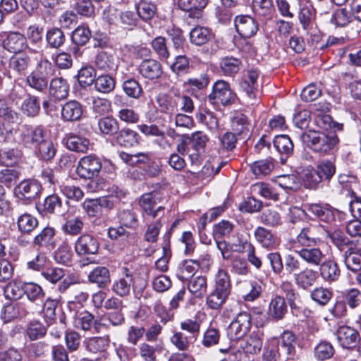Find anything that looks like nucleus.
I'll return each instance as SVG.
<instances>
[{"mask_svg":"<svg viewBox=\"0 0 361 361\" xmlns=\"http://www.w3.org/2000/svg\"><path fill=\"white\" fill-rule=\"evenodd\" d=\"M328 237L331 239V243L337 247L340 253L350 247V245H351V244L356 242L350 240L344 233L340 230H335L331 233H328Z\"/></svg>","mask_w":361,"mask_h":361,"instance_id":"a18cd8bd","label":"nucleus"},{"mask_svg":"<svg viewBox=\"0 0 361 361\" xmlns=\"http://www.w3.org/2000/svg\"><path fill=\"white\" fill-rule=\"evenodd\" d=\"M235 27L240 35L245 38L254 36L259 30L258 23L250 16H238L235 19Z\"/></svg>","mask_w":361,"mask_h":361,"instance_id":"f8f14e48","label":"nucleus"},{"mask_svg":"<svg viewBox=\"0 0 361 361\" xmlns=\"http://www.w3.org/2000/svg\"><path fill=\"white\" fill-rule=\"evenodd\" d=\"M341 298L351 309H355L361 303V292L357 288H350L342 293Z\"/></svg>","mask_w":361,"mask_h":361,"instance_id":"774afa93","label":"nucleus"},{"mask_svg":"<svg viewBox=\"0 0 361 361\" xmlns=\"http://www.w3.org/2000/svg\"><path fill=\"white\" fill-rule=\"evenodd\" d=\"M161 200L158 192L145 193L140 197L139 204L146 214L154 219L164 209V207L157 206Z\"/></svg>","mask_w":361,"mask_h":361,"instance_id":"1a4fd4ad","label":"nucleus"},{"mask_svg":"<svg viewBox=\"0 0 361 361\" xmlns=\"http://www.w3.org/2000/svg\"><path fill=\"white\" fill-rule=\"evenodd\" d=\"M55 231L51 227H45L33 238L32 244L38 249L48 246L53 240Z\"/></svg>","mask_w":361,"mask_h":361,"instance_id":"a19ab883","label":"nucleus"},{"mask_svg":"<svg viewBox=\"0 0 361 361\" xmlns=\"http://www.w3.org/2000/svg\"><path fill=\"white\" fill-rule=\"evenodd\" d=\"M228 295L214 289L206 298V305L212 310L220 309L227 301Z\"/></svg>","mask_w":361,"mask_h":361,"instance_id":"09e8293b","label":"nucleus"},{"mask_svg":"<svg viewBox=\"0 0 361 361\" xmlns=\"http://www.w3.org/2000/svg\"><path fill=\"white\" fill-rule=\"evenodd\" d=\"M286 312L287 305L284 298L280 295L273 297L269 304V316L274 319L280 320L283 318Z\"/></svg>","mask_w":361,"mask_h":361,"instance_id":"c756f323","label":"nucleus"},{"mask_svg":"<svg viewBox=\"0 0 361 361\" xmlns=\"http://www.w3.org/2000/svg\"><path fill=\"white\" fill-rule=\"evenodd\" d=\"M116 140L121 146L130 147L139 143L140 136L130 128H123L117 135Z\"/></svg>","mask_w":361,"mask_h":361,"instance_id":"4c0bfd02","label":"nucleus"},{"mask_svg":"<svg viewBox=\"0 0 361 361\" xmlns=\"http://www.w3.org/2000/svg\"><path fill=\"white\" fill-rule=\"evenodd\" d=\"M49 92L57 100L64 99L68 95L69 85L62 78H54L50 82Z\"/></svg>","mask_w":361,"mask_h":361,"instance_id":"72a5a7b5","label":"nucleus"},{"mask_svg":"<svg viewBox=\"0 0 361 361\" xmlns=\"http://www.w3.org/2000/svg\"><path fill=\"white\" fill-rule=\"evenodd\" d=\"M94 85L97 92L108 94L114 90L116 82L109 75H101L95 78Z\"/></svg>","mask_w":361,"mask_h":361,"instance_id":"49530a36","label":"nucleus"},{"mask_svg":"<svg viewBox=\"0 0 361 361\" xmlns=\"http://www.w3.org/2000/svg\"><path fill=\"white\" fill-rule=\"evenodd\" d=\"M341 255L348 269L353 271L361 269V247L358 242L350 245Z\"/></svg>","mask_w":361,"mask_h":361,"instance_id":"9d476101","label":"nucleus"},{"mask_svg":"<svg viewBox=\"0 0 361 361\" xmlns=\"http://www.w3.org/2000/svg\"><path fill=\"white\" fill-rule=\"evenodd\" d=\"M332 296V290L329 288L323 286L317 287L310 293L311 299L322 306L328 304Z\"/></svg>","mask_w":361,"mask_h":361,"instance_id":"3c124183","label":"nucleus"},{"mask_svg":"<svg viewBox=\"0 0 361 361\" xmlns=\"http://www.w3.org/2000/svg\"><path fill=\"white\" fill-rule=\"evenodd\" d=\"M196 118L200 123L204 124L212 130L219 129L217 118L214 116V113L205 108L198 109L196 114Z\"/></svg>","mask_w":361,"mask_h":361,"instance_id":"79ce46f5","label":"nucleus"},{"mask_svg":"<svg viewBox=\"0 0 361 361\" xmlns=\"http://www.w3.org/2000/svg\"><path fill=\"white\" fill-rule=\"evenodd\" d=\"M63 142L66 147L73 152L85 153L90 149V141L87 138L75 134L66 135Z\"/></svg>","mask_w":361,"mask_h":361,"instance_id":"a878e982","label":"nucleus"},{"mask_svg":"<svg viewBox=\"0 0 361 361\" xmlns=\"http://www.w3.org/2000/svg\"><path fill=\"white\" fill-rule=\"evenodd\" d=\"M30 62V58L27 55L13 56L9 60V67L11 70L21 74L27 70Z\"/></svg>","mask_w":361,"mask_h":361,"instance_id":"5fc2aeb1","label":"nucleus"},{"mask_svg":"<svg viewBox=\"0 0 361 361\" xmlns=\"http://www.w3.org/2000/svg\"><path fill=\"white\" fill-rule=\"evenodd\" d=\"M74 248L78 255H94L98 251L99 243L92 235L83 234L75 242Z\"/></svg>","mask_w":361,"mask_h":361,"instance_id":"2eb2a0df","label":"nucleus"},{"mask_svg":"<svg viewBox=\"0 0 361 361\" xmlns=\"http://www.w3.org/2000/svg\"><path fill=\"white\" fill-rule=\"evenodd\" d=\"M29 42L27 49L30 53L39 51L43 43V28L37 25H30L24 35Z\"/></svg>","mask_w":361,"mask_h":361,"instance_id":"aec40b11","label":"nucleus"},{"mask_svg":"<svg viewBox=\"0 0 361 361\" xmlns=\"http://www.w3.org/2000/svg\"><path fill=\"white\" fill-rule=\"evenodd\" d=\"M139 73L147 80H156L163 73L161 63L155 59H144L138 66Z\"/></svg>","mask_w":361,"mask_h":361,"instance_id":"f3484780","label":"nucleus"},{"mask_svg":"<svg viewBox=\"0 0 361 361\" xmlns=\"http://www.w3.org/2000/svg\"><path fill=\"white\" fill-rule=\"evenodd\" d=\"M23 289L27 299L32 302L41 300L44 296L42 288L35 283H25L23 285Z\"/></svg>","mask_w":361,"mask_h":361,"instance_id":"bf43d9fd","label":"nucleus"},{"mask_svg":"<svg viewBox=\"0 0 361 361\" xmlns=\"http://www.w3.org/2000/svg\"><path fill=\"white\" fill-rule=\"evenodd\" d=\"M252 192L258 194L265 198L279 200V194L275 188L270 187L268 184L264 183H257L252 185Z\"/></svg>","mask_w":361,"mask_h":361,"instance_id":"338daca9","label":"nucleus"},{"mask_svg":"<svg viewBox=\"0 0 361 361\" xmlns=\"http://www.w3.org/2000/svg\"><path fill=\"white\" fill-rule=\"evenodd\" d=\"M208 99L212 104L220 103L225 106L234 101L235 94L228 82L218 80L213 85L212 92L209 94Z\"/></svg>","mask_w":361,"mask_h":361,"instance_id":"423d86ee","label":"nucleus"},{"mask_svg":"<svg viewBox=\"0 0 361 361\" xmlns=\"http://www.w3.org/2000/svg\"><path fill=\"white\" fill-rule=\"evenodd\" d=\"M274 145L276 149L281 154L290 155L293 149V144L287 135H279L275 136Z\"/></svg>","mask_w":361,"mask_h":361,"instance_id":"603ef678","label":"nucleus"},{"mask_svg":"<svg viewBox=\"0 0 361 361\" xmlns=\"http://www.w3.org/2000/svg\"><path fill=\"white\" fill-rule=\"evenodd\" d=\"M157 102L161 112L172 114L178 110L177 90L173 91V95L159 94Z\"/></svg>","mask_w":361,"mask_h":361,"instance_id":"7c9ffc66","label":"nucleus"},{"mask_svg":"<svg viewBox=\"0 0 361 361\" xmlns=\"http://www.w3.org/2000/svg\"><path fill=\"white\" fill-rule=\"evenodd\" d=\"M46 138L45 131L41 126H23L20 129V139L26 145L37 147Z\"/></svg>","mask_w":361,"mask_h":361,"instance_id":"9b49d317","label":"nucleus"},{"mask_svg":"<svg viewBox=\"0 0 361 361\" xmlns=\"http://www.w3.org/2000/svg\"><path fill=\"white\" fill-rule=\"evenodd\" d=\"M98 126L102 133L104 135H113L119 129L118 123L114 118L106 116L99 120Z\"/></svg>","mask_w":361,"mask_h":361,"instance_id":"052dcab7","label":"nucleus"},{"mask_svg":"<svg viewBox=\"0 0 361 361\" xmlns=\"http://www.w3.org/2000/svg\"><path fill=\"white\" fill-rule=\"evenodd\" d=\"M3 47L11 53H19L28 48L25 36L18 32H9L3 40Z\"/></svg>","mask_w":361,"mask_h":361,"instance_id":"ddd939ff","label":"nucleus"},{"mask_svg":"<svg viewBox=\"0 0 361 361\" xmlns=\"http://www.w3.org/2000/svg\"><path fill=\"white\" fill-rule=\"evenodd\" d=\"M123 274L114 281L111 290L117 295L121 298L128 296L130 294L133 278L127 268H124Z\"/></svg>","mask_w":361,"mask_h":361,"instance_id":"6ab92c4d","label":"nucleus"},{"mask_svg":"<svg viewBox=\"0 0 361 361\" xmlns=\"http://www.w3.org/2000/svg\"><path fill=\"white\" fill-rule=\"evenodd\" d=\"M250 123L247 116L244 114L236 115L232 123V128L235 133L238 135H244V137L248 136Z\"/></svg>","mask_w":361,"mask_h":361,"instance_id":"4d7b16f0","label":"nucleus"},{"mask_svg":"<svg viewBox=\"0 0 361 361\" xmlns=\"http://www.w3.org/2000/svg\"><path fill=\"white\" fill-rule=\"evenodd\" d=\"M118 218L121 225L130 228L137 226L138 220L136 214L130 209H122L118 213Z\"/></svg>","mask_w":361,"mask_h":361,"instance_id":"69168bd1","label":"nucleus"},{"mask_svg":"<svg viewBox=\"0 0 361 361\" xmlns=\"http://www.w3.org/2000/svg\"><path fill=\"white\" fill-rule=\"evenodd\" d=\"M307 211L322 221L331 222L334 219V211L329 204L312 203L307 206Z\"/></svg>","mask_w":361,"mask_h":361,"instance_id":"5701e85b","label":"nucleus"},{"mask_svg":"<svg viewBox=\"0 0 361 361\" xmlns=\"http://www.w3.org/2000/svg\"><path fill=\"white\" fill-rule=\"evenodd\" d=\"M16 224L20 233L29 234L38 226L39 222L34 216L28 213H24L17 217Z\"/></svg>","mask_w":361,"mask_h":361,"instance_id":"f704fd0d","label":"nucleus"},{"mask_svg":"<svg viewBox=\"0 0 361 361\" xmlns=\"http://www.w3.org/2000/svg\"><path fill=\"white\" fill-rule=\"evenodd\" d=\"M41 189L39 181L35 179H26L16 186L15 194L19 200L31 202L39 195Z\"/></svg>","mask_w":361,"mask_h":361,"instance_id":"0eeeda50","label":"nucleus"},{"mask_svg":"<svg viewBox=\"0 0 361 361\" xmlns=\"http://www.w3.org/2000/svg\"><path fill=\"white\" fill-rule=\"evenodd\" d=\"M139 16L144 20H151L157 12V6L154 1L141 0L137 6Z\"/></svg>","mask_w":361,"mask_h":361,"instance_id":"de8ad7c7","label":"nucleus"},{"mask_svg":"<svg viewBox=\"0 0 361 361\" xmlns=\"http://www.w3.org/2000/svg\"><path fill=\"white\" fill-rule=\"evenodd\" d=\"M258 77L259 74L256 71H248L247 75L240 84V90L244 94V102L247 106H253L259 102L257 98Z\"/></svg>","mask_w":361,"mask_h":361,"instance_id":"39448f33","label":"nucleus"},{"mask_svg":"<svg viewBox=\"0 0 361 361\" xmlns=\"http://www.w3.org/2000/svg\"><path fill=\"white\" fill-rule=\"evenodd\" d=\"M319 266L320 276L326 282L332 283L339 279L341 270L338 264L334 259L322 262Z\"/></svg>","mask_w":361,"mask_h":361,"instance_id":"4be33fe9","label":"nucleus"},{"mask_svg":"<svg viewBox=\"0 0 361 361\" xmlns=\"http://www.w3.org/2000/svg\"><path fill=\"white\" fill-rule=\"evenodd\" d=\"M263 333L261 330L253 331L247 338L242 348L245 353L256 354L261 351L262 347Z\"/></svg>","mask_w":361,"mask_h":361,"instance_id":"473e14b6","label":"nucleus"},{"mask_svg":"<svg viewBox=\"0 0 361 361\" xmlns=\"http://www.w3.org/2000/svg\"><path fill=\"white\" fill-rule=\"evenodd\" d=\"M94 63L101 71H115L118 67V58L111 53L101 51L96 55Z\"/></svg>","mask_w":361,"mask_h":361,"instance_id":"bb28decb","label":"nucleus"},{"mask_svg":"<svg viewBox=\"0 0 361 361\" xmlns=\"http://www.w3.org/2000/svg\"><path fill=\"white\" fill-rule=\"evenodd\" d=\"M54 65L45 57H42L35 69L27 75L26 83L32 89L43 92L47 88L49 78L54 75Z\"/></svg>","mask_w":361,"mask_h":361,"instance_id":"f257e3e1","label":"nucleus"},{"mask_svg":"<svg viewBox=\"0 0 361 361\" xmlns=\"http://www.w3.org/2000/svg\"><path fill=\"white\" fill-rule=\"evenodd\" d=\"M237 286L245 301H254L259 298L262 293L261 283L255 280L240 281Z\"/></svg>","mask_w":361,"mask_h":361,"instance_id":"a211bd4d","label":"nucleus"},{"mask_svg":"<svg viewBox=\"0 0 361 361\" xmlns=\"http://www.w3.org/2000/svg\"><path fill=\"white\" fill-rule=\"evenodd\" d=\"M274 165L271 160L262 159L255 161L250 166L252 173L257 177L262 178L266 176L272 171Z\"/></svg>","mask_w":361,"mask_h":361,"instance_id":"6e6d98bb","label":"nucleus"},{"mask_svg":"<svg viewBox=\"0 0 361 361\" xmlns=\"http://www.w3.org/2000/svg\"><path fill=\"white\" fill-rule=\"evenodd\" d=\"M257 240L264 247L273 248L277 244L276 238L267 229L259 226L255 231Z\"/></svg>","mask_w":361,"mask_h":361,"instance_id":"c03bdc74","label":"nucleus"},{"mask_svg":"<svg viewBox=\"0 0 361 361\" xmlns=\"http://www.w3.org/2000/svg\"><path fill=\"white\" fill-rule=\"evenodd\" d=\"M40 110L39 98L36 96L29 95L21 104L22 112L27 116H37Z\"/></svg>","mask_w":361,"mask_h":361,"instance_id":"8fccbe9b","label":"nucleus"},{"mask_svg":"<svg viewBox=\"0 0 361 361\" xmlns=\"http://www.w3.org/2000/svg\"><path fill=\"white\" fill-rule=\"evenodd\" d=\"M211 31L203 26H196L190 32V39L192 44L201 46L208 42L211 38Z\"/></svg>","mask_w":361,"mask_h":361,"instance_id":"58836bf2","label":"nucleus"},{"mask_svg":"<svg viewBox=\"0 0 361 361\" xmlns=\"http://www.w3.org/2000/svg\"><path fill=\"white\" fill-rule=\"evenodd\" d=\"M336 337L340 345L344 348H353L360 340L358 331L349 326H341L336 331Z\"/></svg>","mask_w":361,"mask_h":361,"instance_id":"4468645a","label":"nucleus"},{"mask_svg":"<svg viewBox=\"0 0 361 361\" xmlns=\"http://www.w3.org/2000/svg\"><path fill=\"white\" fill-rule=\"evenodd\" d=\"M296 337L290 331H286L280 336L279 346L288 355L292 357L295 355Z\"/></svg>","mask_w":361,"mask_h":361,"instance_id":"ea45409f","label":"nucleus"},{"mask_svg":"<svg viewBox=\"0 0 361 361\" xmlns=\"http://www.w3.org/2000/svg\"><path fill=\"white\" fill-rule=\"evenodd\" d=\"M83 109L80 103L71 100L64 104L61 108V116L64 121H78L82 115Z\"/></svg>","mask_w":361,"mask_h":361,"instance_id":"cd10ccee","label":"nucleus"},{"mask_svg":"<svg viewBox=\"0 0 361 361\" xmlns=\"http://www.w3.org/2000/svg\"><path fill=\"white\" fill-rule=\"evenodd\" d=\"M178 6L183 11H195L197 18L201 16V9L207 4V0H173Z\"/></svg>","mask_w":361,"mask_h":361,"instance_id":"864d4df0","label":"nucleus"},{"mask_svg":"<svg viewBox=\"0 0 361 361\" xmlns=\"http://www.w3.org/2000/svg\"><path fill=\"white\" fill-rule=\"evenodd\" d=\"M36 147H37L39 158L44 161L52 159L56 152L53 142L47 138Z\"/></svg>","mask_w":361,"mask_h":361,"instance_id":"680f3d73","label":"nucleus"},{"mask_svg":"<svg viewBox=\"0 0 361 361\" xmlns=\"http://www.w3.org/2000/svg\"><path fill=\"white\" fill-rule=\"evenodd\" d=\"M88 280L99 288H104L111 282L109 270L104 267H97L89 273Z\"/></svg>","mask_w":361,"mask_h":361,"instance_id":"2f4dec72","label":"nucleus"},{"mask_svg":"<svg viewBox=\"0 0 361 361\" xmlns=\"http://www.w3.org/2000/svg\"><path fill=\"white\" fill-rule=\"evenodd\" d=\"M86 349L92 353H104L109 348L110 338L108 336H94L84 341Z\"/></svg>","mask_w":361,"mask_h":361,"instance_id":"c85d7f7f","label":"nucleus"},{"mask_svg":"<svg viewBox=\"0 0 361 361\" xmlns=\"http://www.w3.org/2000/svg\"><path fill=\"white\" fill-rule=\"evenodd\" d=\"M214 289L230 295L231 282L227 271L219 269L214 275Z\"/></svg>","mask_w":361,"mask_h":361,"instance_id":"e433bc0d","label":"nucleus"},{"mask_svg":"<svg viewBox=\"0 0 361 361\" xmlns=\"http://www.w3.org/2000/svg\"><path fill=\"white\" fill-rule=\"evenodd\" d=\"M200 263L198 260H185L181 262L178 267L176 275L181 281L191 278L198 270Z\"/></svg>","mask_w":361,"mask_h":361,"instance_id":"c9c22d12","label":"nucleus"},{"mask_svg":"<svg viewBox=\"0 0 361 361\" xmlns=\"http://www.w3.org/2000/svg\"><path fill=\"white\" fill-rule=\"evenodd\" d=\"M317 279V272L306 267L301 271L294 274L295 284L303 290H309Z\"/></svg>","mask_w":361,"mask_h":361,"instance_id":"393cba45","label":"nucleus"},{"mask_svg":"<svg viewBox=\"0 0 361 361\" xmlns=\"http://www.w3.org/2000/svg\"><path fill=\"white\" fill-rule=\"evenodd\" d=\"M321 228L318 226L310 225L303 228L297 235V243L302 247H312L321 241L319 231Z\"/></svg>","mask_w":361,"mask_h":361,"instance_id":"dca6fc26","label":"nucleus"},{"mask_svg":"<svg viewBox=\"0 0 361 361\" xmlns=\"http://www.w3.org/2000/svg\"><path fill=\"white\" fill-rule=\"evenodd\" d=\"M189 291L196 298H202L207 292V282L205 276H198L191 279L188 284Z\"/></svg>","mask_w":361,"mask_h":361,"instance_id":"37998d69","label":"nucleus"},{"mask_svg":"<svg viewBox=\"0 0 361 361\" xmlns=\"http://www.w3.org/2000/svg\"><path fill=\"white\" fill-rule=\"evenodd\" d=\"M137 355L143 361H156V348L147 343H141L137 347V352L135 348H130L127 356L129 359L136 357Z\"/></svg>","mask_w":361,"mask_h":361,"instance_id":"b1692460","label":"nucleus"},{"mask_svg":"<svg viewBox=\"0 0 361 361\" xmlns=\"http://www.w3.org/2000/svg\"><path fill=\"white\" fill-rule=\"evenodd\" d=\"M73 257V253L71 252V247L67 243H62L57 250L54 252V260L63 264H68L71 262Z\"/></svg>","mask_w":361,"mask_h":361,"instance_id":"13d9d810","label":"nucleus"},{"mask_svg":"<svg viewBox=\"0 0 361 361\" xmlns=\"http://www.w3.org/2000/svg\"><path fill=\"white\" fill-rule=\"evenodd\" d=\"M0 118L3 122L0 126V140L6 141L16 132L20 122V115L10 108L4 100H0Z\"/></svg>","mask_w":361,"mask_h":361,"instance_id":"7ed1b4c3","label":"nucleus"},{"mask_svg":"<svg viewBox=\"0 0 361 361\" xmlns=\"http://www.w3.org/2000/svg\"><path fill=\"white\" fill-rule=\"evenodd\" d=\"M65 39L63 32L59 28H52L48 30L46 35L47 42L51 48L58 49L61 47Z\"/></svg>","mask_w":361,"mask_h":361,"instance_id":"e2e57ef3","label":"nucleus"},{"mask_svg":"<svg viewBox=\"0 0 361 361\" xmlns=\"http://www.w3.org/2000/svg\"><path fill=\"white\" fill-rule=\"evenodd\" d=\"M241 61L235 57H224L221 62V68L225 75L237 73L240 68Z\"/></svg>","mask_w":361,"mask_h":361,"instance_id":"0e129e2a","label":"nucleus"},{"mask_svg":"<svg viewBox=\"0 0 361 361\" xmlns=\"http://www.w3.org/2000/svg\"><path fill=\"white\" fill-rule=\"evenodd\" d=\"M102 169V162L95 155H87L80 159L77 167L78 174L83 178L97 176Z\"/></svg>","mask_w":361,"mask_h":361,"instance_id":"6e6552de","label":"nucleus"},{"mask_svg":"<svg viewBox=\"0 0 361 361\" xmlns=\"http://www.w3.org/2000/svg\"><path fill=\"white\" fill-rule=\"evenodd\" d=\"M295 252L307 264L315 267L319 266L325 257L324 253L319 247L313 246L296 250Z\"/></svg>","mask_w":361,"mask_h":361,"instance_id":"412c9836","label":"nucleus"},{"mask_svg":"<svg viewBox=\"0 0 361 361\" xmlns=\"http://www.w3.org/2000/svg\"><path fill=\"white\" fill-rule=\"evenodd\" d=\"M300 138L307 147L319 153H326L339 142L338 137L335 133L325 134L314 130L305 132Z\"/></svg>","mask_w":361,"mask_h":361,"instance_id":"f03ea898","label":"nucleus"},{"mask_svg":"<svg viewBox=\"0 0 361 361\" xmlns=\"http://www.w3.org/2000/svg\"><path fill=\"white\" fill-rule=\"evenodd\" d=\"M251 316L247 312H240L231 322L227 329L231 340H239L245 336L251 327Z\"/></svg>","mask_w":361,"mask_h":361,"instance_id":"20e7f679","label":"nucleus"}]
</instances>
